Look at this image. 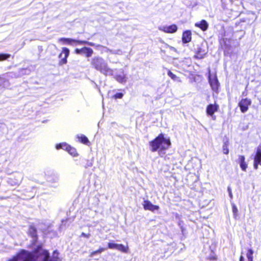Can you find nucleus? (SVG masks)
Masks as SVG:
<instances>
[{
	"label": "nucleus",
	"mask_w": 261,
	"mask_h": 261,
	"mask_svg": "<svg viewBox=\"0 0 261 261\" xmlns=\"http://www.w3.org/2000/svg\"><path fill=\"white\" fill-rule=\"evenodd\" d=\"M169 139L164 137L163 134H160L153 140L149 142L150 149L154 152L159 150L160 154L164 153V151L167 149L170 146Z\"/></svg>",
	"instance_id": "nucleus-1"
},
{
	"label": "nucleus",
	"mask_w": 261,
	"mask_h": 261,
	"mask_svg": "<svg viewBox=\"0 0 261 261\" xmlns=\"http://www.w3.org/2000/svg\"><path fill=\"white\" fill-rule=\"evenodd\" d=\"M91 65L96 70L106 76L113 75V69L109 67L107 62L102 57L97 56L92 58Z\"/></svg>",
	"instance_id": "nucleus-2"
},
{
	"label": "nucleus",
	"mask_w": 261,
	"mask_h": 261,
	"mask_svg": "<svg viewBox=\"0 0 261 261\" xmlns=\"http://www.w3.org/2000/svg\"><path fill=\"white\" fill-rule=\"evenodd\" d=\"M39 256L28 250L21 249L7 261H38Z\"/></svg>",
	"instance_id": "nucleus-3"
},
{
	"label": "nucleus",
	"mask_w": 261,
	"mask_h": 261,
	"mask_svg": "<svg viewBox=\"0 0 261 261\" xmlns=\"http://www.w3.org/2000/svg\"><path fill=\"white\" fill-rule=\"evenodd\" d=\"M55 148L57 150L63 149L66 150L70 155L75 156L77 155L76 149L66 142L57 144Z\"/></svg>",
	"instance_id": "nucleus-4"
},
{
	"label": "nucleus",
	"mask_w": 261,
	"mask_h": 261,
	"mask_svg": "<svg viewBox=\"0 0 261 261\" xmlns=\"http://www.w3.org/2000/svg\"><path fill=\"white\" fill-rule=\"evenodd\" d=\"M23 175L20 172H16L9 177V182L13 186L19 185L22 181Z\"/></svg>",
	"instance_id": "nucleus-5"
},
{
	"label": "nucleus",
	"mask_w": 261,
	"mask_h": 261,
	"mask_svg": "<svg viewBox=\"0 0 261 261\" xmlns=\"http://www.w3.org/2000/svg\"><path fill=\"white\" fill-rule=\"evenodd\" d=\"M114 71H113V77L119 83L125 84L127 81L126 74L124 73V70L122 69H120L118 70V73L114 74Z\"/></svg>",
	"instance_id": "nucleus-6"
},
{
	"label": "nucleus",
	"mask_w": 261,
	"mask_h": 261,
	"mask_svg": "<svg viewBox=\"0 0 261 261\" xmlns=\"http://www.w3.org/2000/svg\"><path fill=\"white\" fill-rule=\"evenodd\" d=\"M74 52L76 54L84 55L86 57L89 58L92 56L93 50L90 47H84L82 48H76Z\"/></svg>",
	"instance_id": "nucleus-7"
},
{
	"label": "nucleus",
	"mask_w": 261,
	"mask_h": 261,
	"mask_svg": "<svg viewBox=\"0 0 261 261\" xmlns=\"http://www.w3.org/2000/svg\"><path fill=\"white\" fill-rule=\"evenodd\" d=\"M218 109L219 106L217 104H210L206 107V114L207 115L211 116L213 120H215L216 116L214 114L218 110Z\"/></svg>",
	"instance_id": "nucleus-8"
},
{
	"label": "nucleus",
	"mask_w": 261,
	"mask_h": 261,
	"mask_svg": "<svg viewBox=\"0 0 261 261\" xmlns=\"http://www.w3.org/2000/svg\"><path fill=\"white\" fill-rule=\"evenodd\" d=\"M251 101L247 98H243L239 102V107L242 113L246 112L248 110V107L251 105Z\"/></svg>",
	"instance_id": "nucleus-9"
},
{
	"label": "nucleus",
	"mask_w": 261,
	"mask_h": 261,
	"mask_svg": "<svg viewBox=\"0 0 261 261\" xmlns=\"http://www.w3.org/2000/svg\"><path fill=\"white\" fill-rule=\"evenodd\" d=\"M208 82L212 90L215 92H217L219 87V83L216 75L211 76V75H209Z\"/></svg>",
	"instance_id": "nucleus-10"
},
{
	"label": "nucleus",
	"mask_w": 261,
	"mask_h": 261,
	"mask_svg": "<svg viewBox=\"0 0 261 261\" xmlns=\"http://www.w3.org/2000/svg\"><path fill=\"white\" fill-rule=\"evenodd\" d=\"M159 30L167 33H174L177 31V27L176 24L162 25L159 27Z\"/></svg>",
	"instance_id": "nucleus-11"
},
{
	"label": "nucleus",
	"mask_w": 261,
	"mask_h": 261,
	"mask_svg": "<svg viewBox=\"0 0 261 261\" xmlns=\"http://www.w3.org/2000/svg\"><path fill=\"white\" fill-rule=\"evenodd\" d=\"M28 234L30 237H31L32 238H33V244H35L38 241V235H37V229L36 228L35 226H34V225H30L29 226Z\"/></svg>",
	"instance_id": "nucleus-12"
},
{
	"label": "nucleus",
	"mask_w": 261,
	"mask_h": 261,
	"mask_svg": "<svg viewBox=\"0 0 261 261\" xmlns=\"http://www.w3.org/2000/svg\"><path fill=\"white\" fill-rule=\"evenodd\" d=\"M143 208L145 210H148L151 212L158 211L160 209L159 205L153 204L149 200H145L143 204Z\"/></svg>",
	"instance_id": "nucleus-13"
},
{
	"label": "nucleus",
	"mask_w": 261,
	"mask_h": 261,
	"mask_svg": "<svg viewBox=\"0 0 261 261\" xmlns=\"http://www.w3.org/2000/svg\"><path fill=\"white\" fill-rule=\"evenodd\" d=\"M69 55V49L66 47H63L62 53L59 55V58H62L60 64H65L67 63V58Z\"/></svg>",
	"instance_id": "nucleus-14"
},
{
	"label": "nucleus",
	"mask_w": 261,
	"mask_h": 261,
	"mask_svg": "<svg viewBox=\"0 0 261 261\" xmlns=\"http://www.w3.org/2000/svg\"><path fill=\"white\" fill-rule=\"evenodd\" d=\"M192 33L191 31L187 30L184 31L182 36V41L184 43H187L191 41Z\"/></svg>",
	"instance_id": "nucleus-15"
},
{
	"label": "nucleus",
	"mask_w": 261,
	"mask_h": 261,
	"mask_svg": "<svg viewBox=\"0 0 261 261\" xmlns=\"http://www.w3.org/2000/svg\"><path fill=\"white\" fill-rule=\"evenodd\" d=\"M254 163H261V145H259L257 148L254 157Z\"/></svg>",
	"instance_id": "nucleus-16"
},
{
	"label": "nucleus",
	"mask_w": 261,
	"mask_h": 261,
	"mask_svg": "<svg viewBox=\"0 0 261 261\" xmlns=\"http://www.w3.org/2000/svg\"><path fill=\"white\" fill-rule=\"evenodd\" d=\"M76 138L78 139V141L85 145H88L90 143V141L88 138L84 135L78 134L76 136Z\"/></svg>",
	"instance_id": "nucleus-17"
},
{
	"label": "nucleus",
	"mask_w": 261,
	"mask_h": 261,
	"mask_svg": "<svg viewBox=\"0 0 261 261\" xmlns=\"http://www.w3.org/2000/svg\"><path fill=\"white\" fill-rule=\"evenodd\" d=\"M195 26L200 28L202 31H206L208 27V23L205 20H202L199 22L195 23Z\"/></svg>",
	"instance_id": "nucleus-18"
},
{
	"label": "nucleus",
	"mask_w": 261,
	"mask_h": 261,
	"mask_svg": "<svg viewBox=\"0 0 261 261\" xmlns=\"http://www.w3.org/2000/svg\"><path fill=\"white\" fill-rule=\"evenodd\" d=\"M60 41L63 42L64 43L72 45V43H77V41H80V40H75L71 38H61L60 39Z\"/></svg>",
	"instance_id": "nucleus-19"
},
{
	"label": "nucleus",
	"mask_w": 261,
	"mask_h": 261,
	"mask_svg": "<svg viewBox=\"0 0 261 261\" xmlns=\"http://www.w3.org/2000/svg\"><path fill=\"white\" fill-rule=\"evenodd\" d=\"M206 52L205 50H202L201 48H199L196 54L194 56L195 58L201 59L204 58L205 55H206Z\"/></svg>",
	"instance_id": "nucleus-20"
},
{
	"label": "nucleus",
	"mask_w": 261,
	"mask_h": 261,
	"mask_svg": "<svg viewBox=\"0 0 261 261\" xmlns=\"http://www.w3.org/2000/svg\"><path fill=\"white\" fill-rule=\"evenodd\" d=\"M117 250L121 252L127 253L128 252L129 248L128 246H124L122 244H119Z\"/></svg>",
	"instance_id": "nucleus-21"
},
{
	"label": "nucleus",
	"mask_w": 261,
	"mask_h": 261,
	"mask_svg": "<svg viewBox=\"0 0 261 261\" xmlns=\"http://www.w3.org/2000/svg\"><path fill=\"white\" fill-rule=\"evenodd\" d=\"M167 75L173 81L175 82H180V78L173 73L170 70H168Z\"/></svg>",
	"instance_id": "nucleus-22"
},
{
	"label": "nucleus",
	"mask_w": 261,
	"mask_h": 261,
	"mask_svg": "<svg viewBox=\"0 0 261 261\" xmlns=\"http://www.w3.org/2000/svg\"><path fill=\"white\" fill-rule=\"evenodd\" d=\"M253 250L251 248L248 249L246 254L248 261H253Z\"/></svg>",
	"instance_id": "nucleus-23"
},
{
	"label": "nucleus",
	"mask_w": 261,
	"mask_h": 261,
	"mask_svg": "<svg viewBox=\"0 0 261 261\" xmlns=\"http://www.w3.org/2000/svg\"><path fill=\"white\" fill-rule=\"evenodd\" d=\"M77 44H81V45L85 44V45H89L91 46H95L96 47V46L97 45L93 42H89V41H85V40L77 41Z\"/></svg>",
	"instance_id": "nucleus-24"
},
{
	"label": "nucleus",
	"mask_w": 261,
	"mask_h": 261,
	"mask_svg": "<svg viewBox=\"0 0 261 261\" xmlns=\"http://www.w3.org/2000/svg\"><path fill=\"white\" fill-rule=\"evenodd\" d=\"M106 249L105 248L103 247H99L97 250L92 251L90 254V256L92 257L94 255L97 254H100Z\"/></svg>",
	"instance_id": "nucleus-25"
},
{
	"label": "nucleus",
	"mask_w": 261,
	"mask_h": 261,
	"mask_svg": "<svg viewBox=\"0 0 261 261\" xmlns=\"http://www.w3.org/2000/svg\"><path fill=\"white\" fill-rule=\"evenodd\" d=\"M43 254L44 255V258L43 259V261H56V260L49 259V254L47 250H43Z\"/></svg>",
	"instance_id": "nucleus-26"
},
{
	"label": "nucleus",
	"mask_w": 261,
	"mask_h": 261,
	"mask_svg": "<svg viewBox=\"0 0 261 261\" xmlns=\"http://www.w3.org/2000/svg\"><path fill=\"white\" fill-rule=\"evenodd\" d=\"M228 142L227 141H225L223 143L222 146V150L223 153L225 154H227L229 153V149L228 147Z\"/></svg>",
	"instance_id": "nucleus-27"
},
{
	"label": "nucleus",
	"mask_w": 261,
	"mask_h": 261,
	"mask_svg": "<svg viewBox=\"0 0 261 261\" xmlns=\"http://www.w3.org/2000/svg\"><path fill=\"white\" fill-rule=\"evenodd\" d=\"M96 48H101L102 52H105V53H111V50H112V49H110L106 46H102V45H101L99 44H98L96 46Z\"/></svg>",
	"instance_id": "nucleus-28"
},
{
	"label": "nucleus",
	"mask_w": 261,
	"mask_h": 261,
	"mask_svg": "<svg viewBox=\"0 0 261 261\" xmlns=\"http://www.w3.org/2000/svg\"><path fill=\"white\" fill-rule=\"evenodd\" d=\"M232 211L234 218L236 219L238 215V210L234 204H232Z\"/></svg>",
	"instance_id": "nucleus-29"
},
{
	"label": "nucleus",
	"mask_w": 261,
	"mask_h": 261,
	"mask_svg": "<svg viewBox=\"0 0 261 261\" xmlns=\"http://www.w3.org/2000/svg\"><path fill=\"white\" fill-rule=\"evenodd\" d=\"M119 244H116L113 242H109L108 243V248L111 249H117Z\"/></svg>",
	"instance_id": "nucleus-30"
},
{
	"label": "nucleus",
	"mask_w": 261,
	"mask_h": 261,
	"mask_svg": "<svg viewBox=\"0 0 261 261\" xmlns=\"http://www.w3.org/2000/svg\"><path fill=\"white\" fill-rule=\"evenodd\" d=\"M10 57V55L8 54H0V61L6 60Z\"/></svg>",
	"instance_id": "nucleus-31"
},
{
	"label": "nucleus",
	"mask_w": 261,
	"mask_h": 261,
	"mask_svg": "<svg viewBox=\"0 0 261 261\" xmlns=\"http://www.w3.org/2000/svg\"><path fill=\"white\" fill-rule=\"evenodd\" d=\"M111 54L121 55L122 54V51L121 49L112 50H111Z\"/></svg>",
	"instance_id": "nucleus-32"
},
{
	"label": "nucleus",
	"mask_w": 261,
	"mask_h": 261,
	"mask_svg": "<svg viewBox=\"0 0 261 261\" xmlns=\"http://www.w3.org/2000/svg\"><path fill=\"white\" fill-rule=\"evenodd\" d=\"M123 96V94L121 92L116 93L114 96L113 97L115 99H120L122 98Z\"/></svg>",
	"instance_id": "nucleus-33"
},
{
	"label": "nucleus",
	"mask_w": 261,
	"mask_h": 261,
	"mask_svg": "<svg viewBox=\"0 0 261 261\" xmlns=\"http://www.w3.org/2000/svg\"><path fill=\"white\" fill-rule=\"evenodd\" d=\"M207 259L210 260H216L217 259V257L216 255H213L208 256L207 257Z\"/></svg>",
	"instance_id": "nucleus-34"
},
{
	"label": "nucleus",
	"mask_w": 261,
	"mask_h": 261,
	"mask_svg": "<svg viewBox=\"0 0 261 261\" xmlns=\"http://www.w3.org/2000/svg\"><path fill=\"white\" fill-rule=\"evenodd\" d=\"M239 159L240 162V163H246L245 162V157H244V156H243V155L240 156Z\"/></svg>",
	"instance_id": "nucleus-35"
},
{
	"label": "nucleus",
	"mask_w": 261,
	"mask_h": 261,
	"mask_svg": "<svg viewBox=\"0 0 261 261\" xmlns=\"http://www.w3.org/2000/svg\"><path fill=\"white\" fill-rule=\"evenodd\" d=\"M42 246L41 245H39L37 246L36 248L34 250V252H32L33 254L34 252H38L40 249H41Z\"/></svg>",
	"instance_id": "nucleus-36"
},
{
	"label": "nucleus",
	"mask_w": 261,
	"mask_h": 261,
	"mask_svg": "<svg viewBox=\"0 0 261 261\" xmlns=\"http://www.w3.org/2000/svg\"><path fill=\"white\" fill-rule=\"evenodd\" d=\"M242 170L245 171L247 167V164H240Z\"/></svg>",
	"instance_id": "nucleus-37"
},
{
	"label": "nucleus",
	"mask_w": 261,
	"mask_h": 261,
	"mask_svg": "<svg viewBox=\"0 0 261 261\" xmlns=\"http://www.w3.org/2000/svg\"><path fill=\"white\" fill-rule=\"evenodd\" d=\"M81 236L84 237H85L86 238H89V236H90V234H86L84 232H82V234H81Z\"/></svg>",
	"instance_id": "nucleus-38"
},
{
	"label": "nucleus",
	"mask_w": 261,
	"mask_h": 261,
	"mask_svg": "<svg viewBox=\"0 0 261 261\" xmlns=\"http://www.w3.org/2000/svg\"><path fill=\"white\" fill-rule=\"evenodd\" d=\"M228 191L229 192V195L230 197L231 198H232V193H231V189L229 187L228 188Z\"/></svg>",
	"instance_id": "nucleus-39"
},
{
	"label": "nucleus",
	"mask_w": 261,
	"mask_h": 261,
	"mask_svg": "<svg viewBox=\"0 0 261 261\" xmlns=\"http://www.w3.org/2000/svg\"><path fill=\"white\" fill-rule=\"evenodd\" d=\"M239 261H245L244 260V257L243 256L242 254L241 255L239 258Z\"/></svg>",
	"instance_id": "nucleus-40"
},
{
	"label": "nucleus",
	"mask_w": 261,
	"mask_h": 261,
	"mask_svg": "<svg viewBox=\"0 0 261 261\" xmlns=\"http://www.w3.org/2000/svg\"><path fill=\"white\" fill-rule=\"evenodd\" d=\"M5 126V125L2 123H0V128H3Z\"/></svg>",
	"instance_id": "nucleus-41"
},
{
	"label": "nucleus",
	"mask_w": 261,
	"mask_h": 261,
	"mask_svg": "<svg viewBox=\"0 0 261 261\" xmlns=\"http://www.w3.org/2000/svg\"><path fill=\"white\" fill-rule=\"evenodd\" d=\"M170 49H171L172 50H173V51H176V48H174V47H172V46H171V47H170Z\"/></svg>",
	"instance_id": "nucleus-42"
},
{
	"label": "nucleus",
	"mask_w": 261,
	"mask_h": 261,
	"mask_svg": "<svg viewBox=\"0 0 261 261\" xmlns=\"http://www.w3.org/2000/svg\"><path fill=\"white\" fill-rule=\"evenodd\" d=\"M257 165H258V164H254V167L255 169H257Z\"/></svg>",
	"instance_id": "nucleus-43"
},
{
	"label": "nucleus",
	"mask_w": 261,
	"mask_h": 261,
	"mask_svg": "<svg viewBox=\"0 0 261 261\" xmlns=\"http://www.w3.org/2000/svg\"><path fill=\"white\" fill-rule=\"evenodd\" d=\"M4 85H3L1 83H0V87H3Z\"/></svg>",
	"instance_id": "nucleus-44"
}]
</instances>
